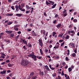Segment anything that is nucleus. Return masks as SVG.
Instances as JSON below:
<instances>
[{
  "mask_svg": "<svg viewBox=\"0 0 79 79\" xmlns=\"http://www.w3.org/2000/svg\"><path fill=\"white\" fill-rule=\"evenodd\" d=\"M37 78V76H33L31 77V79H36Z\"/></svg>",
  "mask_w": 79,
  "mask_h": 79,
  "instance_id": "obj_15",
  "label": "nucleus"
},
{
  "mask_svg": "<svg viewBox=\"0 0 79 79\" xmlns=\"http://www.w3.org/2000/svg\"><path fill=\"white\" fill-rule=\"evenodd\" d=\"M66 39H69V35H67V36L65 38Z\"/></svg>",
  "mask_w": 79,
  "mask_h": 79,
  "instance_id": "obj_31",
  "label": "nucleus"
},
{
  "mask_svg": "<svg viewBox=\"0 0 79 79\" xmlns=\"http://www.w3.org/2000/svg\"><path fill=\"white\" fill-rule=\"evenodd\" d=\"M32 30L31 29H28L27 30V32H30V31H31V30Z\"/></svg>",
  "mask_w": 79,
  "mask_h": 79,
  "instance_id": "obj_53",
  "label": "nucleus"
},
{
  "mask_svg": "<svg viewBox=\"0 0 79 79\" xmlns=\"http://www.w3.org/2000/svg\"><path fill=\"white\" fill-rule=\"evenodd\" d=\"M13 31H6V33H7V34H11V33H12V32Z\"/></svg>",
  "mask_w": 79,
  "mask_h": 79,
  "instance_id": "obj_10",
  "label": "nucleus"
},
{
  "mask_svg": "<svg viewBox=\"0 0 79 79\" xmlns=\"http://www.w3.org/2000/svg\"><path fill=\"white\" fill-rule=\"evenodd\" d=\"M39 74H40V75H41V76H43L44 75V72H42L41 70H40L39 72Z\"/></svg>",
  "mask_w": 79,
  "mask_h": 79,
  "instance_id": "obj_4",
  "label": "nucleus"
},
{
  "mask_svg": "<svg viewBox=\"0 0 79 79\" xmlns=\"http://www.w3.org/2000/svg\"><path fill=\"white\" fill-rule=\"evenodd\" d=\"M66 79H69V76H68L66 78Z\"/></svg>",
  "mask_w": 79,
  "mask_h": 79,
  "instance_id": "obj_60",
  "label": "nucleus"
},
{
  "mask_svg": "<svg viewBox=\"0 0 79 79\" xmlns=\"http://www.w3.org/2000/svg\"><path fill=\"white\" fill-rule=\"evenodd\" d=\"M40 45L41 47H42L43 46V43H42V39H40L39 40Z\"/></svg>",
  "mask_w": 79,
  "mask_h": 79,
  "instance_id": "obj_3",
  "label": "nucleus"
},
{
  "mask_svg": "<svg viewBox=\"0 0 79 79\" xmlns=\"http://www.w3.org/2000/svg\"><path fill=\"white\" fill-rule=\"evenodd\" d=\"M19 37V35H18L17 36L15 37V38L16 39H15V40L16 41H17V40H18V38Z\"/></svg>",
  "mask_w": 79,
  "mask_h": 79,
  "instance_id": "obj_17",
  "label": "nucleus"
},
{
  "mask_svg": "<svg viewBox=\"0 0 79 79\" xmlns=\"http://www.w3.org/2000/svg\"><path fill=\"white\" fill-rule=\"evenodd\" d=\"M32 54H30L28 55V56L29 57H31V58L34 59V61H36L37 60V58H36V56L34 54V52H32Z\"/></svg>",
  "mask_w": 79,
  "mask_h": 79,
  "instance_id": "obj_2",
  "label": "nucleus"
},
{
  "mask_svg": "<svg viewBox=\"0 0 79 79\" xmlns=\"http://www.w3.org/2000/svg\"><path fill=\"white\" fill-rule=\"evenodd\" d=\"M13 22H9L7 23V25H10L11 24H12Z\"/></svg>",
  "mask_w": 79,
  "mask_h": 79,
  "instance_id": "obj_24",
  "label": "nucleus"
},
{
  "mask_svg": "<svg viewBox=\"0 0 79 79\" xmlns=\"http://www.w3.org/2000/svg\"><path fill=\"white\" fill-rule=\"evenodd\" d=\"M23 48L24 49V50H26V46H23Z\"/></svg>",
  "mask_w": 79,
  "mask_h": 79,
  "instance_id": "obj_56",
  "label": "nucleus"
},
{
  "mask_svg": "<svg viewBox=\"0 0 79 79\" xmlns=\"http://www.w3.org/2000/svg\"><path fill=\"white\" fill-rule=\"evenodd\" d=\"M63 42V40H59V42L60 43H61V42Z\"/></svg>",
  "mask_w": 79,
  "mask_h": 79,
  "instance_id": "obj_39",
  "label": "nucleus"
},
{
  "mask_svg": "<svg viewBox=\"0 0 79 79\" xmlns=\"http://www.w3.org/2000/svg\"><path fill=\"white\" fill-rule=\"evenodd\" d=\"M74 44L72 43H70L69 44V46H71L72 47H74Z\"/></svg>",
  "mask_w": 79,
  "mask_h": 79,
  "instance_id": "obj_7",
  "label": "nucleus"
},
{
  "mask_svg": "<svg viewBox=\"0 0 79 79\" xmlns=\"http://www.w3.org/2000/svg\"><path fill=\"white\" fill-rule=\"evenodd\" d=\"M28 47H32V44H30V43H28Z\"/></svg>",
  "mask_w": 79,
  "mask_h": 79,
  "instance_id": "obj_21",
  "label": "nucleus"
},
{
  "mask_svg": "<svg viewBox=\"0 0 79 79\" xmlns=\"http://www.w3.org/2000/svg\"><path fill=\"white\" fill-rule=\"evenodd\" d=\"M14 29L15 31H18L19 30V28L17 27H14Z\"/></svg>",
  "mask_w": 79,
  "mask_h": 79,
  "instance_id": "obj_11",
  "label": "nucleus"
},
{
  "mask_svg": "<svg viewBox=\"0 0 79 79\" xmlns=\"http://www.w3.org/2000/svg\"><path fill=\"white\" fill-rule=\"evenodd\" d=\"M45 67L46 69H47V70L48 71H49L50 70V69H49V68H48V67L47 65L45 66Z\"/></svg>",
  "mask_w": 79,
  "mask_h": 79,
  "instance_id": "obj_16",
  "label": "nucleus"
},
{
  "mask_svg": "<svg viewBox=\"0 0 79 79\" xmlns=\"http://www.w3.org/2000/svg\"><path fill=\"white\" fill-rule=\"evenodd\" d=\"M29 62L27 60H24L22 61L21 62V64L23 66H27V65L29 64Z\"/></svg>",
  "mask_w": 79,
  "mask_h": 79,
  "instance_id": "obj_1",
  "label": "nucleus"
},
{
  "mask_svg": "<svg viewBox=\"0 0 79 79\" xmlns=\"http://www.w3.org/2000/svg\"><path fill=\"white\" fill-rule=\"evenodd\" d=\"M10 62V60H7L6 61V63H9Z\"/></svg>",
  "mask_w": 79,
  "mask_h": 79,
  "instance_id": "obj_48",
  "label": "nucleus"
},
{
  "mask_svg": "<svg viewBox=\"0 0 79 79\" xmlns=\"http://www.w3.org/2000/svg\"><path fill=\"white\" fill-rule=\"evenodd\" d=\"M50 3H52V4L51 5H54V4L55 3L54 2L52 1H50Z\"/></svg>",
  "mask_w": 79,
  "mask_h": 79,
  "instance_id": "obj_18",
  "label": "nucleus"
},
{
  "mask_svg": "<svg viewBox=\"0 0 79 79\" xmlns=\"http://www.w3.org/2000/svg\"><path fill=\"white\" fill-rule=\"evenodd\" d=\"M64 44V42H63L62 43L61 45V47H62V46H63V45Z\"/></svg>",
  "mask_w": 79,
  "mask_h": 79,
  "instance_id": "obj_43",
  "label": "nucleus"
},
{
  "mask_svg": "<svg viewBox=\"0 0 79 79\" xmlns=\"http://www.w3.org/2000/svg\"><path fill=\"white\" fill-rule=\"evenodd\" d=\"M44 15L45 16H47V14L45 12H44Z\"/></svg>",
  "mask_w": 79,
  "mask_h": 79,
  "instance_id": "obj_46",
  "label": "nucleus"
},
{
  "mask_svg": "<svg viewBox=\"0 0 79 79\" xmlns=\"http://www.w3.org/2000/svg\"><path fill=\"white\" fill-rule=\"evenodd\" d=\"M23 15V14H16V16H22V15Z\"/></svg>",
  "mask_w": 79,
  "mask_h": 79,
  "instance_id": "obj_14",
  "label": "nucleus"
},
{
  "mask_svg": "<svg viewBox=\"0 0 79 79\" xmlns=\"http://www.w3.org/2000/svg\"><path fill=\"white\" fill-rule=\"evenodd\" d=\"M74 66H73V65H72L71 67V69H74Z\"/></svg>",
  "mask_w": 79,
  "mask_h": 79,
  "instance_id": "obj_55",
  "label": "nucleus"
},
{
  "mask_svg": "<svg viewBox=\"0 0 79 79\" xmlns=\"http://www.w3.org/2000/svg\"><path fill=\"white\" fill-rule=\"evenodd\" d=\"M13 15V14H9V16H12Z\"/></svg>",
  "mask_w": 79,
  "mask_h": 79,
  "instance_id": "obj_57",
  "label": "nucleus"
},
{
  "mask_svg": "<svg viewBox=\"0 0 79 79\" xmlns=\"http://www.w3.org/2000/svg\"><path fill=\"white\" fill-rule=\"evenodd\" d=\"M19 27V25H18L14 26V27Z\"/></svg>",
  "mask_w": 79,
  "mask_h": 79,
  "instance_id": "obj_47",
  "label": "nucleus"
},
{
  "mask_svg": "<svg viewBox=\"0 0 79 79\" xmlns=\"http://www.w3.org/2000/svg\"><path fill=\"white\" fill-rule=\"evenodd\" d=\"M68 70L69 72H71V71H72V69H71V67H70L68 69Z\"/></svg>",
  "mask_w": 79,
  "mask_h": 79,
  "instance_id": "obj_28",
  "label": "nucleus"
},
{
  "mask_svg": "<svg viewBox=\"0 0 79 79\" xmlns=\"http://www.w3.org/2000/svg\"><path fill=\"white\" fill-rule=\"evenodd\" d=\"M3 46H4V45L2 44V45H1V47L2 48V49H3V50H4V48H3Z\"/></svg>",
  "mask_w": 79,
  "mask_h": 79,
  "instance_id": "obj_37",
  "label": "nucleus"
},
{
  "mask_svg": "<svg viewBox=\"0 0 79 79\" xmlns=\"http://www.w3.org/2000/svg\"><path fill=\"white\" fill-rule=\"evenodd\" d=\"M15 7L16 8V11L17 12H18V11H19V9H18V5H16L15 6Z\"/></svg>",
  "mask_w": 79,
  "mask_h": 79,
  "instance_id": "obj_8",
  "label": "nucleus"
},
{
  "mask_svg": "<svg viewBox=\"0 0 79 79\" xmlns=\"http://www.w3.org/2000/svg\"><path fill=\"white\" fill-rule=\"evenodd\" d=\"M10 36L11 37H13L15 36V34H10Z\"/></svg>",
  "mask_w": 79,
  "mask_h": 79,
  "instance_id": "obj_29",
  "label": "nucleus"
},
{
  "mask_svg": "<svg viewBox=\"0 0 79 79\" xmlns=\"http://www.w3.org/2000/svg\"><path fill=\"white\" fill-rule=\"evenodd\" d=\"M71 33H72V34H73L74 35L75 34V32H74V31H71Z\"/></svg>",
  "mask_w": 79,
  "mask_h": 79,
  "instance_id": "obj_32",
  "label": "nucleus"
},
{
  "mask_svg": "<svg viewBox=\"0 0 79 79\" xmlns=\"http://www.w3.org/2000/svg\"><path fill=\"white\" fill-rule=\"evenodd\" d=\"M65 60H66V61H69V59H68V57H66L65 58Z\"/></svg>",
  "mask_w": 79,
  "mask_h": 79,
  "instance_id": "obj_38",
  "label": "nucleus"
},
{
  "mask_svg": "<svg viewBox=\"0 0 79 79\" xmlns=\"http://www.w3.org/2000/svg\"><path fill=\"white\" fill-rule=\"evenodd\" d=\"M8 66L9 67H11V66H12V64L10 63H9L8 64Z\"/></svg>",
  "mask_w": 79,
  "mask_h": 79,
  "instance_id": "obj_33",
  "label": "nucleus"
},
{
  "mask_svg": "<svg viewBox=\"0 0 79 79\" xmlns=\"http://www.w3.org/2000/svg\"><path fill=\"white\" fill-rule=\"evenodd\" d=\"M76 54L75 53H73L72 54V56H73V57H75Z\"/></svg>",
  "mask_w": 79,
  "mask_h": 79,
  "instance_id": "obj_19",
  "label": "nucleus"
},
{
  "mask_svg": "<svg viewBox=\"0 0 79 79\" xmlns=\"http://www.w3.org/2000/svg\"><path fill=\"white\" fill-rule=\"evenodd\" d=\"M4 42H7L8 43H9L10 44V40H8V39H4Z\"/></svg>",
  "mask_w": 79,
  "mask_h": 79,
  "instance_id": "obj_5",
  "label": "nucleus"
},
{
  "mask_svg": "<svg viewBox=\"0 0 79 79\" xmlns=\"http://www.w3.org/2000/svg\"><path fill=\"white\" fill-rule=\"evenodd\" d=\"M11 8H12L13 10H15V6H11Z\"/></svg>",
  "mask_w": 79,
  "mask_h": 79,
  "instance_id": "obj_35",
  "label": "nucleus"
},
{
  "mask_svg": "<svg viewBox=\"0 0 79 79\" xmlns=\"http://www.w3.org/2000/svg\"><path fill=\"white\" fill-rule=\"evenodd\" d=\"M21 40H22V42H24L25 41V40H23V39H21Z\"/></svg>",
  "mask_w": 79,
  "mask_h": 79,
  "instance_id": "obj_63",
  "label": "nucleus"
},
{
  "mask_svg": "<svg viewBox=\"0 0 79 79\" xmlns=\"http://www.w3.org/2000/svg\"><path fill=\"white\" fill-rule=\"evenodd\" d=\"M56 6V4H54L52 7V8H55V6Z\"/></svg>",
  "mask_w": 79,
  "mask_h": 79,
  "instance_id": "obj_22",
  "label": "nucleus"
},
{
  "mask_svg": "<svg viewBox=\"0 0 79 79\" xmlns=\"http://www.w3.org/2000/svg\"><path fill=\"white\" fill-rule=\"evenodd\" d=\"M23 42L24 44H25V45H27V41H25Z\"/></svg>",
  "mask_w": 79,
  "mask_h": 79,
  "instance_id": "obj_45",
  "label": "nucleus"
},
{
  "mask_svg": "<svg viewBox=\"0 0 79 79\" xmlns=\"http://www.w3.org/2000/svg\"><path fill=\"white\" fill-rule=\"evenodd\" d=\"M20 10L22 11H25V9H23V8H22L20 9Z\"/></svg>",
  "mask_w": 79,
  "mask_h": 79,
  "instance_id": "obj_26",
  "label": "nucleus"
},
{
  "mask_svg": "<svg viewBox=\"0 0 79 79\" xmlns=\"http://www.w3.org/2000/svg\"><path fill=\"white\" fill-rule=\"evenodd\" d=\"M19 10H20L21 8V6L20 5H19V7H18Z\"/></svg>",
  "mask_w": 79,
  "mask_h": 79,
  "instance_id": "obj_64",
  "label": "nucleus"
},
{
  "mask_svg": "<svg viewBox=\"0 0 79 79\" xmlns=\"http://www.w3.org/2000/svg\"><path fill=\"white\" fill-rule=\"evenodd\" d=\"M27 9H30V8H31L30 7H29V6L28 5H27L26 6Z\"/></svg>",
  "mask_w": 79,
  "mask_h": 79,
  "instance_id": "obj_34",
  "label": "nucleus"
},
{
  "mask_svg": "<svg viewBox=\"0 0 79 79\" xmlns=\"http://www.w3.org/2000/svg\"><path fill=\"white\" fill-rule=\"evenodd\" d=\"M45 31V30H42L40 31L41 34H43L44 32Z\"/></svg>",
  "mask_w": 79,
  "mask_h": 79,
  "instance_id": "obj_25",
  "label": "nucleus"
},
{
  "mask_svg": "<svg viewBox=\"0 0 79 79\" xmlns=\"http://www.w3.org/2000/svg\"><path fill=\"white\" fill-rule=\"evenodd\" d=\"M21 6L22 7H23H23L24 6V4H21Z\"/></svg>",
  "mask_w": 79,
  "mask_h": 79,
  "instance_id": "obj_52",
  "label": "nucleus"
},
{
  "mask_svg": "<svg viewBox=\"0 0 79 79\" xmlns=\"http://www.w3.org/2000/svg\"><path fill=\"white\" fill-rule=\"evenodd\" d=\"M73 21L74 22V23H76V22H77V20L76 19H74Z\"/></svg>",
  "mask_w": 79,
  "mask_h": 79,
  "instance_id": "obj_23",
  "label": "nucleus"
},
{
  "mask_svg": "<svg viewBox=\"0 0 79 79\" xmlns=\"http://www.w3.org/2000/svg\"><path fill=\"white\" fill-rule=\"evenodd\" d=\"M6 62H4L1 63V64H2V65H3V64H6Z\"/></svg>",
  "mask_w": 79,
  "mask_h": 79,
  "instance_id": "obj_42",
  "label": "nucleus"
},
{
  "mask_svg": "<svg viewBox=\"0 0 79 79\" xmlns=\"http://www.w3.org/2000/svg\"><path fill=\"white\" fill-rule=\"evenodd\" d=\"M7 72L8 73H11V70H8L7 71Z\"/></svg>",
  "mask_w": 79,
  "mask_h": 79,
  "instance_id": "obj_50",
  "label": "nucleus"
},
{
  "mask_svg": "<svg viewBox=\"0 0 79 79\" xmlns=\"http://www.w3.org/2000/svg\"><path fill=\"white\" fill-rule=\"evenodd\" d=\"M34 74V72H32L30 74V76L31 77H32Z\"/></svg>",
  "mask_w": 79,
  "mask_h": 79,
  "instance_id": "obj_9",
  "label": "nucleus"
},
{
  "mask_svg": "<svg viewBox=\"0 0 79 79\" xmlns=\"http://www.w3.org/2000/svg\"><path fill=\"white\" fill-rule=\"evenodd\" d=\"M61 26V24H59L56 26V27L57 28H60V27Z\"/></svg>",
  "mask_w": 79,
  "mask_h": 79,
  "instance_id": "obj_12",
  "label": "nucleus"
},
{
  "mask_svg": "<svg viewBox=\"0 0 79 79\" xmlns=\"http://www.w3.org/2000/svg\"><path fill=\"white\" fill-rule=\"evenodd\" d=\"M52 36H53V37H54V36H55V34H56V32H54L52 33Z\"/></svg>",
  "mask_w": 79,
  "mask_h": 79,
  "instance_id": "obj_30",
  "label": "nucleus"
},
{
  "mask_svg": "<svg viewBox=\"0 0 79 79\" xmlns=\"http://www.w3.org/2000/svg\"><path fill=\"white\" fill-rule=\"evenodd\" d=\"M40 54L41 55H43V52H42V50L41 49H40Z\"/></svg>",
  "mask_w": 79,
  "mask_h": 79,
  "instance_id": "obj_27",
  "label": "nucleus"
},
{
  "mask_svg": "<svg viewBox=\"0 0 79 79\" xmlns=\"http://www.w3.org/2000/svg\"><path fill=\"white\" fill-rule=\"evenodd\" d=\"M46 3L47 5H48V4H50V3L48 2L47 1H46Z\"/></svg>",
  "mask_w": 79,
  "mask_h": 79,
  "instance_id": "obj_41",
  "label": "nucleus"
},
{
  "mask_svg": "<svg viewBox=\"0 0 79 79\" xmlns=\"http://www.w3.org/2000/svg\"><path fill=\"white\" fill-rule=\"evenodd\" d=\"M63 3H64V4H65V3H66V1H64L63 2Z\"/></svg>",
  "mask_w": 79,
  "mask_h": 79,
  "instance_id": "obj_58",
  "label": "nucleus"
},
{
  "mask_svg": "<svg viewBox=\"0 0 79 79\" xmlns=\"http://www.w3.org/2000/svg\"><path fill=\"white\" fill-rule=\"evenodd\" d=\"M52 76L54 77V76H56V73H54L52 74Z\"/></svg>",
  "mask_w": 79,
  "mask_h": 79,
  "instance_id": "obj_61",
  "label": "nucleus"
},
{
  "mask_svg": "<svg viewBox=\"0 0 79 79\" xmlns=\"http://www.w3.org/2000/svg\"><path fill=\"white\" fill-rule=\"evenodd\" d=\"M67 11V10H66V9H64V10L63 12V13H66Z\"/></svg>",
  "mask_w": 79,
  "mask_h": 79,
  "instance_id": "obj_44",
  "label": "nucleus"
},
{
  "mask_svg": "<svg viewBox=\"0 0 79 79\" xmlns=\"http://www.w3.org/2000/svg\"><path fill=\"white\" fill-rule=\"evenodd\" d=\"M50 69H51L52 70H54L55 69V68L53 67H52V66L51 65H50Z\"/></svg>",
  "mask_w": 79,
  "mask_h": 79,
  "instance_id": "obj_20",
  "label": "nucleus"
},
{
  "mask_svg": "<svg viewBox=\"0 0 79 79\" xmlns=\"http://www.w3.org/2000/svg\"><path fill=\"white\" fill-rule=\"evenodd\" d=\"M6 72V70H3V71L0 72L1 74H5Z\"/></svg>",
  "mask_w": 79,
  "mask_h": 79,
  "instance_id": "obj_6",
  "label": "nucleus"
},
{
  "mask_svg": "<svg viewBox=\"0 0 79 79\" xmlns=\"http://www.w3.org/2000/svg\"><path fill=\"white\" fill-rule=\"evenodd\" d=\"M53 23L54 24H55V23H56V20H55L53 22Z\"/></svg>",
  "mask_w": 79,
  "mask_h": 79,
  "instance_id": "obj_51",
  "label": "nucleus"
},
{
  "mask_svg": "<svg viewBox=\"0 0 79 79\" xmlns=\"http://www.w3.org/2000/svg\"><path fill=\"white\" fill-rule=\"evenodd\" d=\"M32 35L33 36H37V34H36L35 32H34L33 33H32Z\"/></svg>",
  "mask_w": 79,
  "mask_h": 79,
  "instance_id": "obj_13",
  "label": "nucleus"
},
{
  "mask_svg": "<svg viewBox=\"0 0 79 79\" xmlns=\"http://www.w3.org/2000/svg\"><path fill=\"white\" fill-rule=\"evenodd\" d=\"M2 56H0V61H2L3 60V59H2Z\"/></svg>",
  "mask_w": 79,
  "mask_h": 79,
  "instance_id": "obj_40",
  "label": "nucleus"
},
{
  "mask_svg": "<svg viewBox=\"0 0 79 79\" xmlns=\"http://www.w3.org/2000/svg\"><path fill=\"white\" fill-rule=\"evenodd\" d=\"M31 13H32V11L34 10V8L33 7H32L31 8Z\"/></svg>",
  "mask_w": 79,
  "mask_h": 79,
  "instance_id": "obj_59",
  "label": "nucleus"
},
{
  "mask_svg": "<svg viewBox=\"0 0 79 79\" xmlns=\"http://www.w3.org/2000/svg\"><path fill=\"white\" fill-rule=\"evenodd\" d=\"M45 52L46 53H47L48 52V49H46L45 50Z\"/></svg>",
  "mask_w": 79,
  "mask_h": 79,
  "instance_id": "obj_54",
  "label": "nucleus"
},
{
  "mask_svg": "<svg viewBox=\"0 0 79 79\" xmlns=\"http://www.w3.org/2000/svg\"><path fill=\"white\" fill-rule=\"evenodd\" d=\"M13 74V73H10L9 75V77H11V76H12V75Z\"/></svg>",
  "mask_w": 79,
  "mask_h": 79,
  "instance_id": "obj_36",
  "label": "nucleus"
},
{
  "mask_svg": "<svg viewBox=\"0 0 79 79\" xmlns=\"http://www.w3.org/2000/svg\"><path fill=\"white\" fill-rule=\"evenodd\" d=\"M65 64H66V63H65V62H63L62 63V65H63V66H64Z\"/></svg>",
  "mask_w": 79,
  "mask_h": 79,
  "instance_id": "obj_49",
  "label": "nucleus"
},
{
  "mask_svg": "<svg viewBox=\"0 0 79 79\" xmlns=\"http://www.w3.org/2000/svg\"><path fill=\"white\" fill-rule=\"evenodd\" d=\"M6 79H11V78H10V77L8 76L6 77Z\"/></svg>",
  "mask_w": 79,
  "mask_h": 79,
  "instance_id": "obj_62",
  "label": "nucleus"
}]
</instances>
